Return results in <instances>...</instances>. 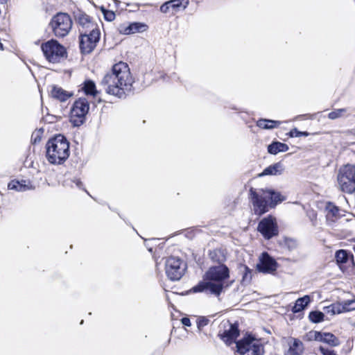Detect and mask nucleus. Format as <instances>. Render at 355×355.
I'll list each match as a JSON object with an SVG mask.
<instances>
[{
	"label": "nucleus",
	"instance_id": "9d476101",
	"mask_svg": "<svg viewBox=\"0 0 355 355\" xmlns=\"http://www.w3.org/2000/svg\"><path fill=\"white\" fill-rule=\"evenodd\" d=\"M186 268V263L177 257H169L166 260V274L172 281L179 280L184 274Z\"/></svg>",
	"mask_w": 355,
	"mask_h": 355
},
{
	"label": "nucleus",
	"instance_id": "473e14b6",
	"mask_svg": "<svg viewBox=\"0 0 355 355\" xmlns=\"http://www.w3.org/2000/svg\"><path fill=\"white\" fill-rule=\"evenodd\" d=\"M239 270L243 275V282H250L252 279V271L251 270L245 265H242L240 266Z\"/></svg>",
	"mask_w": 355,
	"mask_h": 355
},
{
	"label": "nucleus",
	"instance_id": "0eeeda50",
	"mask_svg": "<svg viewBox=\"0 0 355 355\" xmlns=\"http://www.w3.org/2000/svg\"><path fill=\"white\" fill-rule=\"evenodd\" d=\"M50 26L56 37H63L71 29L72 20L68 14L59 12L52 17Z\"/></svg>",
	"mask_w": 355,
	"mask_h": 355
},
{
	"label": "nucleus",
	"instance_id": "a211bd4d",
	"mask_svg": "<svg viewBox=\"0 0 355 355\" xmlns=\"http://www.w3.org/2000/svg\"><path fill=\"white\" fill-rule=\"evenodd\" d=\"M288 349L286 351L285 355H301L304 350L302 341L297 338H290L288 341Z\"/></svg>",
	"mask_w": 355,
	"mask_h": 355
},
{
	"label": "nucleus",
	"instance_id": "4be33fe9",
	"mask_svg": "<svg viewBox=\"0 0 355 355\" xmlns=\"http://www.w3.org/2000/svg\"><path fill=\"white\" fill-rule=\"evenodd\" d=\"M78 23L83 28L92 29H97L96 25L92 23L90 20L89 16L85 13H79L76 16Z\"/></svg>",
	"mask_w": 355,
	"mask_h": 355
},
{
	"label": "nucleus",
	"instance_id": "7ed1b4c3",
	"mask_svg": "<svg viewBox=\"0 0 355 355\" xmlns=\"http://www.w3.org/2000/svg\"><path fill=\"white\" fill-rule=\"evenodd\" d=\"M46 159L53 164H62L69 157V142L62 135L51 138L46 144Z\"/></svg>",
	"mask_w": 355,
	"mask_h": 355
},
{
	"label": "nucleus",
	"instance_id": "72a5a7b5",
	"mask_svg": "<svg viewBox=\"0 0 355 355\" xmlns=\"http://www.w3.org/2000/svg\"><path fill=\"white\" fill-rule=\"evenodd\" d=\"M321 332L316 331H310L305 336L304 339L308 341L317 340L320 341Z\"/></svg>",
	"mask_w": 355,
	"mask_h": 355
},
{
	"label": "nucleus",
	"instance_id": "c9c22d12",
	"mask_svg": "<svg viewBox=\"0 0 355 355\" xmlns=\"http://www.w3.org/2000/svg\"><path fill=\"white\" fill-rule=\"evenodd\" d=\"M309 135L308 132H301L299 131L297 128L292 129L289 132V136L291 137H299L302 136L307 137Z\"/></svg>",
	"mask_w": 355,
	"mask_h": 355
},
{
	"label": "nucleus",
	"instance_id": "a878e982",
	"mask_svg": "<svg viewBox=\"0 0 355 355\" xmlns=\"http://www.w3.org/2000/svg\"><path fill=\"white\" fill-rule=\"evenodd\" d=\"M281 123L279 121L261 119L257 121V125L261 128L270 130L273 129Z\"/></svg>",
	"mask_w": 355,
	"mask_h": 355
},
{
	"label": "nucleus",
	"instance_id": "f257e3e1",
	"mask_svg": "<svg viewBox=\"0 0 355 355\" xmlns=\"http://www.w3.org/2000/svg\"><path fill=\"white\" fill-rule=\"evenodd\" d=\"M133 83L128 65L119 62L103 76L100 85L107 94L123 98L132 91Z\"/></svg>",
	"mask_w": 355,
	"mask_h": 355
},
{
	"label": "nucleus",
	"instance_id": "b1692460",
	"mask_svg": "<svg viewBox=\"0 0 355 355\" xmlns=\"http://www.w3.org/2000/svg\"><path fill=\"white\" fill-rule=\"evenodd\" d=\"M284 171V166L280 162H277L275 164L270 165L268 167L266 168L262 173L260 175H280Z\"/></svg>",
	"mask_w": 355,
	"mask_h": 355
},
{
	"label": "nucleus",
	"instance_id": "2eb2a0df",
	"mask_svg": "<svg viewBox=\"0 0 355 355\" xmlns=\"http://www.w3.org/2000/svg\"><path fill=\"white\" fill-rule=\"evenodd\" d=\"M354 303H355V301L346 300L343 303H334L329 306H324L323 310L325 313L334 315L345 311H349L352 309H355V306H352Z\"/></svg>",
	"mask_w": 355,
	"mask_h": 355
},
{
	"label": "nucleus",
	"instance_id": "39448f33",
	"mask_svg": "<svg viewBox=\"0 0 355 355\" xmlns=\"http://www.w3.org/2000/svg\"><path fill=\"white\" fill-rule=\"evenodd\" d=\"M339 189L347 193L355 191V165L346 164L341 167L337 175Z\"/></svg>",
	"mask_w": 355,
	"mask_h": 355
},
{
	"label": "nucleus",
	"instance_id": "6e6552de",
	"mask_svg": "<svg viewBox=\"0 0 355 355\" xmlns=\"http://www.w3.org/2000/svg\"><path fill=\"white\" fill-rule=\"evenodd\" d=\"M250 195L255 214L261 216L269 211V201L263 189L251 188Z\"/></svg>",
	"mask_w": 355,
	"mask_h": 355
},
{
	"label": "nucleus",
	"instance_id": "4468645a",
	"mask_svg": "<svg viewBox=\"0 0 355 355\" xmlns=\"http://www.w3.org/2000/svg\"><path fill=\"white\" fill-rule=\"evenodd\" d=\"M277 268V263L275 259L267 252H263L260 258V262L257 264V269L263 273H273Z\"/></svg>",
	"mask_w": 355,
	"mask_h": 355
},
{
	"label": "nucleus",
	"instance_id": "2f4dec72",
	"mask_svg": "<svg viewBox=\"0 0 355 355\" xmlns=\"http://www.w3.org/2000/svg\"><path fill=\"white\" fill-rule=\"evenodd\" d=\"M348 111L347 108H340L335 110L329 113L328 117L330 119L334 120L338 118H340L345 115Z\"/></svg>",
	"mask_w": 355,
	"mask_h": 355
},
{
	"label": "nucleus",
	"instance_id": "7c9ffc66",
	"mask_svg": "<svg viewBox=\"0 0 355 355\" xmlns=\"http://www.w3.org/2000/svg\"><path fill=\"white\" fill-rule=\"evenodd\" d=\"M324 314L319 311H313L309 313V318L313 323H319L324 320Z\"/></svg>",
	"mask_w": 355,
	"mask_h": 355
},
{
	"label": "nucleus",
	"instance_id": "dca6fc26",
	"mask_svg": "<svg viewBox=\"0 0 355 355\" xmlns=\"http://www.w3.org/2000/svg\"><path fill=\"white\" fill-rule=\"evenodd\" d=\"M239 335V331L236 324H230L229 329L224 330L222 334H219L220 338L228 345L232 344Z\"/></svg>",
	"mask_w": 355,
	"mask_h": 355
},
{
	"label": "nucleus",
	"instance_id": "79ce46f5",
	"mask_svg": "<svg viewBox=\"0 0 355 355\" xmlns=\"http://www.w3.org/2000/svg\"><path fill=\"white\" fill-rule=\"evenodd\" d=\"M8 0H0V4L6 3Z\"/></svg>",
	"mask_w": 355,
	"mask_h": 355
},
{
	"label": "nucleus",
	"instance_id": "4c0bfd02",
	"mask_svg": "<svg viewBox=\"0 0 355 355\" xmlns=\"http://www.w3.org/2000/svg\"><path fill=\"white\" fill-rule=\"evenodd\" d=\"M286 245L288 246V248L290 249V250H292L293 248H295L297 245V243L295 240L293 239H286Z\"/></svg>",
	"mask_w": 355,
	"mask_h": 355
},
{
	"label": "nucleus",
	"instance_id": "1a4fd4ad",
	"mask_svg": "<svg viewBox=\"0 0 355 355\" xmlns=\"http://www.w3.org/2000/svg\"><path fill=\"white\" fill-rule=\"evenodd\" d=\"M89 109V105L86 98H80L74 102L70 114V122L73 126L78 127L85 122Z\"/></svg>",
	"mask_w": 355,
	"mask_h": 355
},
{
	"label": "nucleus",
	"instance_id": "c85d7f7f",
	"mask_svg": "<svg viewBox=\"0 0 355 355\" xmlns=\"http://www.w3.org/2000/svg\"><path fill=\"white\" fill-rule=\"evenodd\" d=\"M171 8L177 12L182 7V10H184L189 5V0H170L168 1Z\"/></svg>",
	"mask_w": 355,
	"mask_h": 355
},
{
	"label": "nucleus",
	"instance_id": "37998d69",
	"mask_svg": "<svg viewBox=\"0 0 355 355\" xmlns=\"http://www.w3.org/2000/svg\"><path fill=\"white\" fill-rule=\"evenodd\" d=\"M148 250L149 252H153V248L151 247H148Z\"/></svg>",
	"mask_w": 355,
	"mask_h": 355
},
{
	"label": "nucleus",
	"instance_id": "5701e85b",
	"mask_svg": "<svg viewBox=\"0 0 355 355\" xmlns=\"http://www.w3.org/2000/svg\"><path fill=\"white\" fill-rule=\"evenodd\" d=\"M289 149L287 144L279 141H273L268 146V152L272 155H277L279 153L286 152Z\"/></svg>",
	"mask_w": 355,
	"mask_h": 355
},
{
	"label": "nucleus",
	"instance_id": "c03bdc74",
	"mask_svg": "<svg viewBox=\"0 0 355 355\" xmlns=\"http://www.w3.org/2000/svg\"><path fill=\"white\" fill-rule=\"evenodd\" d=\"M146 247H150V245L146 244Z\"/></svg>",
	"mask_w": 355,
	"mask_h": 355
},
{
	"label": "nucleus",
	"instance_id": "9b49d317",
	"mask_svg": "<svg viewBox=\"0 0 355 355\" xmlns=\"http://www.w3.org/2000/svg\"><path fill=\"white\" fill-rule=\"evenodd\" d=\"M89 32L81 33L80 36V49L84 53L92 52L100 40L101 33L98 28L89 30Z\"/></svg>",
	"mask_w": 355,
	"mask_h": 355
},
{
	"label": "nucleus",
	"instance_id": "6ab92c4d",
	"mask_svg": "<svg viewBox=\"0 0 355 355\" xmlns=\"http://www.w3.org/2000/svg\"><path fill=\"white\" fill-rule=\"evenodd\" d=\"M147 29L145 24L134 22L125 27H120L119 32L122 34L130 35L135 33L144 32Z\"/></svg>",
	"mask_w": 355,
	"mask_h": 355
},
{
	"label": "nucleus",
	"instance_id": "f704fd0d",
	"mask_svg": "<svg viewBox=\"0 0 355 355\" xmlns=\"http://www.w3.org/2000/svg\"><path fill=\"white\" fill-rule=\"evenodd\" d=\"M209 320L206 317H199L196 320L197 327L199 330H201L204 327L209 324Z\"/></svg>",
	"mask_w": 355,
	"mask_h": 355
},
{
	"label": "nucleus",
	"instance_id": "393cba45",
	"mask_svg": "<svg viewBox=\"0 0 355 355\" xmlns=\"http://www.w3.org/2000/svg\"><path fill=\"white\" fill-rule=\"evenodd\" d=\"M310 297L309 295H304L302 297L298 298L295 305L292 308L293 313H299L302 311L310 302Z\"/></svg>",
	"mask_w": 355,
	"mask_h": 355
},
{
	"label": "nucleus",
	"instance_id": "412c9836",
	"mask_svg": "<svg viewBox=\"0 0 355 355\" xmlns=\"http://www.w3.org/2000/svg\"><path fill=\"white\" fill-rule=\"evenodd\" d=\"M8 187L10 190H15L17 191H25L31 188L30 182L24 180L21 181L13 180L8 184Z\"/></svg>",
	"mask_w": 355,
	"mask_h": 355
},
{
	"label": "nucleus",
	"instance_id": "bb28decb",
	"mask_svg": "<svg viewBox=\"0 0 355 355\" xmlns=\"http://www.w3.org/2000/svg\"><path fill=\"white\" fill-rule=\"evenodd\" d=\"M320 342L325 343L334 347L338 346L340 344L338 338L331 333H321Z\"/></svg>",
	"mask_w": 355,
	"mask_h": 355
},
{
	"label": "nucleus",
	"instance_id": "f3484780",
	"mask_svg": "<svg viewBox=\"0 0 355 355\" xmlns=\"http://www.w3.org/2000/svg\"><path fill=\"white\" fill-rule=\"evenodd\" d=\"M49 95L54 99L60 102H64L71 97L73 94L58 85H52L49 90Z\"/></svg>",
	"mask_w": 355,
	"mask_h": 355
},
{
	"label": "nucleus",
	"instance_id": "ddd939ff",
	"mask_svg": "<svg viewBox=\"0 0 355 355\" xmlns=\"http://www.w3.org/2000/svg\"><path fill=\"white\" fill-rule=\"evenodd\" d=\"M325 209L327 211L326 217L328 221L335 222L336 220H339L338 223L340 225H343L345 222L355 223L354 218H346L345 215L342 214L343 211L331 202L327 203Z\"/></svg>",
	"mask_w": 355,
	"mask_h": 355
},
{
	"label": "nucleus",
	"instance_id": "aec40b11",
	"mask_svg": "<svg viewBox=\"0 0 355 355\" xmlns=\"http://www.w3.org/2000/svg\"><path fill=\"white\" fill-rule=\"evenodd\" d=\"M264 191L268 199L270 208L275 207L278 203L284 200V197L280 193L268 189H264Z\"/></svg>",
	"mask_w": 355,
	"mask_h": 355
},
{
	"label": "nucleus",
	"instance_id": "f03ea898",
	"mask_svg": "<svg viewBox=\"0 0 355 355\" xmlns=\"http://www.w3.org/2000/svg\"><path fill=\"white\" fill-rule=\"evenodd\" d=\"M228 277L229 269L225 265L211 267L205 275V281L194 286L193 291L194 293L209 291L211 294L219 295L223 290L221 282Z\"/></svg>",
	"mask_w": 355,
	"mask_h": 355
},
{
	"label": "nucleus",
	"instance_id": "f8f14e48",
	"mask_svg": "<svg viewBox=\"0 0 355 355\" xmlns=\"http://www.w3.org/2000/svg\"><path fill=\"white\" fill-rule=\"evenodd\" d=\"M257 230L266 239L277 236L279 233L276 218L272 216L263 218L258 224Z\"/></svg>",
	"mask_w": 355,
	"mask_h": 355
},
{
	"label": "nucleus",
	"instance_id": "a19ab883",
	"mask_svg": "<svg viewBox=\"0 0 355 355\" xmlns=\"http://www.w3.org/2000/svg\"><path fill=\"white\" fill-rule=\"evenodd\" d=\"M73 182L76 184V186L78 188H81L82 186H83V183L82 182L79 180V179H77V178H75L73 180Z\"/></svg>",
	"mask_w": 355,
	"mask_h": 355
},
{
	"label": "nucleus",
	"instance_id": "20e7f679",
	"mask_svg": "<svg viewBox=\"0 0 355 355\" xmlns=\"http://www.w3.org/2000/svg\"><path fill=\"white\" fill-rule=\"evenodd\" d=\"M41 49L46 60L51 63H59L67 57L64 46L53 39L43 42Z\"/></svg>",
	"mask_w": 355,
	"mask_h": 355
},
{
	"label": "nucleus",
	"instance_id": "58836bf2",
	"mask_svg": "<svg viewBox=\"0 0 355 355\" xmlns=\"http://www.w3.org/2000/svg\"><path fill=\"white\" fill-rule=\"evenodd\" d=\"M170 8V4L168 3V1H167L161 6L160 11L163 13H167L169 12Z\"/></svg>",
	"mask_w": 355,
	"mask_h": 355
},
{
	"label": "nucleus",
	"instance_id": "e433bc0d",
	"mask_svg": "<svg viewBox=\"0 0 355 355\" xmlns=\"http://www.w3.org/2000/svg\"><path fill=\"white\" fill-rule=\"evenodd\" d=\"M104 18L108 21H112L115 19V13L113 11L102 9Z\"/></svg>",
	"mask_w": 355,
	"mask_h": 355
},
{
	"label": "nucleus",
	"instance_id": "423d86ee",
	"mask_svg": "<svg viewBox=\"0 0 355 355\" xmlns=\"http://www.w3.org/2000/svg\"><path fill=\"white\" fill-rule=\"evenodd\" d=\"M239 355H263V347L259 340L251 336L243 338L236 343Z\"/></svg>",
	"mask_w": 355,
	"mask_h": 355
},
{
	"label": "nucleus",
	"instance_id": "cd10ccee",
	"mask_svg": "<svg viewBox=\"0 0 355 355\" xmlns=\"http://www.w3.org/2000/svg\"><path fill=\"white\" fill-rule=\"evenodd\" d=\"M349 257V253L345 250H339L336 252L335 259L338 265L347 262Z\"/></svg>",
	"mask_w": 355,
	"mask_h": 355
},
{
	"label": "nucleus",
	"instance_id": "c756f323",
	"mask_svg": "<svg viewBox=\"0 0 355 355\" xmlns=\"http://www.w3.org/2000/svg\"><path fill=\"white\" fill-rule=\"evenodd\" d=\"M83 89L87 95L95 96L98 93V91L96 89V85L92 80L85 81Z\"/></svg>",
	"mask_w": 355,
	"mask_h": 355
},
{
	"label": "nucleus",
	"instance_id": "ea45409f",
	"mask_svg": "<svg viewBox=\"0 0 355 355\" xmlns=\"http://www.w3.org/2000/svg\"><path fill=\"white\" fill-rule=\"evenodd\" d=\"M181 322L183 325L187 326V327H190L191 325L190 319L189 318H186V317L182 318L181 319Z\"/></svg>",
	"mask_w": 355,
	"mask_h": 355
}]
</instances>
